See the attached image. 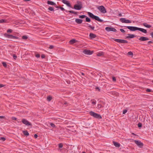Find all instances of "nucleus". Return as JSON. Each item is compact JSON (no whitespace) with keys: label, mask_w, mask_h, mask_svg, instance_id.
Segmentation results:
<instances>
[{"label":"nucleus","mask_w":153,"mask_h":153,"mask_svg":"<svg viewBox=\"0 0 153 153\" xmlns=\"http://www.w3.org/2000/svg\"><path fill=\"white\" fill-rule=\"evenodd\" d=\"M88 14L89 16L93 19H95L100 22H104L103 20L100 19L98 16L94 15L91 13L88 12Z\"/></svg>","instance_id":"f257e3e1"},{"label":"nucleus","mask_w":153,"mask_h":153,"mask_svg":"<svg viewBox=\"0 0 153 153\" xmlns=\"http://www.w3.org/2000/svg\"><path fill=\"white\" fill-rule=\"evenodd\" d=\"M82 7V2L79 1H76V4L74 5L73 8L75 10H80Z\"/></svg>","instance_id":"f03ea898"},{"label":"nucleus","mask_w":153,"mask_h":153,"mask_svg":"<svg viewBox=\"0 0 153 153\" xmlns=\"http://www.w3.org/2000/svg\"><path fill=\"white\" fill-rule=\"evenodd\" d=\"M89 114L95 118L98 119L102 118L101 116L99 114L96 113L93 111H90L89 112Z\"/></svg>","instance_id":"7ed1b4c3"},{"label":"nucleus","mask_w":153,"mask_h":153,"mask_svg":"<svg viewBox=\"0 0 153 153\" xmlns=\"http://www.w3.org/2000/svg\"><path fill=\"white\" fill-rule=\"evenodd\" d=\"M4 36L7 38L9 39H19V38L17 36H13L11 35H10L8 34L7 33H5L4 34Z\"/></svg>","instance_id":"20e7f679"},{"label":"nucleus","mask_w":153,"mask_h":153,"mask_svg":"<svg viewBox=\"0 0 153 153\" xmlns=\"http://www.w3.org/2000/svg\"><path fill=\"white\" fill-rule=\"evenodd\" d=\"M114 41L115 42L123 44H126L127 43H128V42L126 40L121 39H114Z\"/></svg>","instance_id":"39448f33"},{"label":"nucleus","mask_w":153,"mask_h":153,"mask_svg":"<svg viewBox=\"0 0 153 153\" xmlns=\"http://www.w3.org/2000/svg\"><path fill=\"white\" fill-rule=\"evenodd\" d=\"M126 27L131 31H134L138 30V27H136L128 26Z\"/></svg>","instance_id":"423d86ee"},{"label":"nucleus","mask_w":153,"mask_h":153,"mask_svg":"<svg viewBox=\"0 0 153 153\" xmlns=\"http://www.w3.org/2000/svg\"><path fill=\"white\" fill-rule=\"evenodd\" d=\"M120 21L123 23H130L131 21L128 19H126L125 18H121L120 19Z\"/></svg>","instance_id":"0eeeda50"},{"label":"nucleus","mask_w":153,"mask_h":153,"mask_svg":"<svg viewBox=\"0 0 153 153\" xmlns=\"http://www.w3.org/2000/svg\"><path fill=\"white\" fill-rule=\"evenodd\" d=\"M134 142L140 148H142L143 145V144L140 141L135 140Z\"/></svg>","instance_id":"6e6552de"},{"label":"nucleus","mask_w":153,"mask_h":153,"mask_svg":"<svg viewBox=\"0 0 153 153\" xmlns=\"http://www.w3.org/2000/svg\"><path fill=\"white\" fill-rule=\"evenodd\" d=\"M105 30L108 32L113 31L116 32L117 31L116 29L111 27H107L105 28Z\"/></svg>","instance_id":"1a4fd4ad"},{"label":"nucleus","mask_w":153,"mask_h":153,"mask_svg":"<svg viewBox=\"0 0 153 153\" xmlns=\"http://www.w3.org/2000/svg\"><path fill=\"white\" fill-rule=\"evenodd\" d=\"M62 2L63 3L66 4L68 6L73 9V7L71 6V4L69 1L66 0H62Z\"/></svg>","instance_id":"9d476101"},{"label":"nucleus","mask_w":153,"mask_h":153,"mask_svg":"<svg viewBox=\"0 0 153 153\" xmlns=\"http://www.w3.org/2000/svg\"><path fill=\"white\" fill-rule=\"evenodd\" d=\"M22 123L26 126H31V124L27 120L25 119H23L22 120Z\"/></svg>","instance_id":"9b49d317"},{"label":"nucleus","mask_w":153,"mask_h":153,"mask_svg":"<svg viewBox=\"0 0 153 153\" xmlns=\"http://www.w3.org/2000/svg\"><path fill=\"white\" fill-rule=\"evenodd\" d=\"M83 53L85 54L90 55L93 53V52L89 50H84L83 51Z\"/></svg>","instance_id":"f8f14e48"},{"label":"nucleus","mask_w":153,"mask_h":153,"mask_svg":"<svg viewBox=\"0 0 153 153\" xmlns=\"http://www.w3.org/2000/svg\"><path fill=\"white\" fill-rule=\"evenodd\" d=\"M138 39L141 41H144L149 40V39L146 37L142 36L139 38Z\"/></svg>","instance_id":"ddd939ff"},{"label":"nucleus","mask_w":153,"mask_h":153,"mask_svg":"<svg viewBox=\"0 0 153 153\" xmlns=\"http://www.w3.org/2000/svg\"><path fill=\"white\" fill-rule=\"evenodd\" d=\"M138 30L140 31L145 33H147L146 30L143 28L138 27Z\"/></svg>","instance_id":"4468645a"},{"label":"nucleus","mask_w":153,"mask_h":153,"mask_svg":"<svg viewBox=\"0 0 153 153\" xmlns=\"http://www.w3.org/2000/svg\"><path fill=\"white\" fill-rule=\"evenodd\" d=\"M75 22L78 24H81L82 22V20L81 19H76L75 20Z\"/></svg>","instance_id":"2eb2a0df"},{"label":"nucleus","mask_w":153,"mask_h":153,"mask_svg":"<svg viewBox=\"0 0 153 153\" xmlns=\"http://www.w3.org/2000/svg\"><path fill=\"white\" fill-rule=\"evenodd\" d=\"M113 143L114 145L116 147L118 148L120 146V144L119 143L114 141H113Z\"/></svg>","instance_id":"dca6fc26"},{"label":"nucleus","mask_w":153,"mask_h":153,"mask_svg":"<svg viewBox=\"0 0 153 153\" xmlns=\"http://www.w3.org/2000/svg\"><path fill=\"white\" fill-rule=\"evenodd\" d=\"M89 37L91 39H93L95 38L96 37V36L94 33H90L89 34Z\"/></svg>","instance_id":"f3484780"},{"label":"nucleus","mask_w":153,"mask_h":153,"mask_svg":"<svg viewBox=\"0 0 153 153\" xmlns=\"http://www.w3.org/2000/svg\"><path fill=\"white\" fill-rule=\"evenodd\" d=\"M91 105L93 106H94L96 104V101L94 99H92L91 100Z\"/></svg>","instance_id":"a211bd4d"},{"label":"nucleus","mask_w":153,"mask_h":153,"mask_svg":"<svg viewBox=\"0 0 153 153\" xmlns=\"http://www.w3.org/2000/svg\"><path fill=\"white\" fill-rule=\"evenodd\" d=\"M76 42H77V41L76 39H73L69 41V43L71 44H73L76 43Z\"/></svg>","instance_id":"6ab92c4d"},{"label":"nucleus","mask_w":153,"mask_h":153,"mask_svg":"<svg viewBox=\"0 0 153 153\" xmlns=\"http://www.w3.org/2000/svg\"><path fill=\"white\" fill-rule=\"evenodd\" d=\"M97 8L98 10H106L105 8L103 6H97Z\"/></svg>","instance_id":"aec40b11"},{"label":"nucleus","mask_w":153,"mask_h":153,"mask_svg":"<svg viewBox=\"0 0 153 153\" xmlns=\"http://www.w3.org/2000/svg\"><path fill=\"white\" fill-rule=\"evenodd\" d=\"M66 13L70 12V13H74L75 15H77L78 12H75L73 10H70V11H68L67 10H65Z\"/></svg>","instance_id":"412c9836"},{"label":"nucleus","mask_w":153,"mask_h":153,"mask_svg":"<svg viewBox=\"0 0 153 153\" xmlns=\"http://www.w3.org/2000/svg\"><path fill=\"white\" fill-rule=\"evenodd\" d=\"M143 25L144 26L148 28H150L152 27V26L151 25L148 24L146 23H143Z\"/></svg>","instance_id":"4be33fe9"},{"label":"nucleus","mask_w":153,"mask_h":153,"mask_svg":"<svg viewBox=\"0 0 153 153\" xmlns=\"http://www.w3.org/2000/svg\"><path fill=\"white\" fill-rule=\"evenodd\" d=\"M128 36L126 37V38H133L135 36L133 34H128Z\"/></svg>","instance_id":"5701e85b"},{"label":"nucleus","mask_w":153,"mask_h":153,"mask_svg":"<svg viewBox=\"0 0 153 153\" xmlns=\"http://www.w3.org/2000/svg\"><path fill=\"white\" fill-rule=\"evenodd\" d=\"M47 3L48 4H49L51 5H56V4L55 3H54L53 1H48V2H47Z\"/></svg>","instance_id":"b1692460"},{"label":"nucleus","mask_w":153,"mask_h":153,"mask_svg":"<svg viewBox=\"0 0 153 153\" xmlns=\"http://www.w3.org/2000/svg\"><path fill=\"white\" fill-rule=\"evenodd\" d=\"M103 107V106L100 104H98L97 105V108L98 109H100Z\"/></svg>","instance_id":"393cba45"},{"label":"nucleus","mask_w":153,"mask_h":153,"mask_svg":"<svg viewBox=\"0 0 153 153\" xmlns=\"http://www.w3.org/2000/svg\"><path fill=\"white\" fill-rule=\"evenodd\" d=\"M23 134L25 136H27L29 135L28 132L27 131H23Z\"/></svg>","instance_id":"a878e982"},{"label":"nucleus","mask_w":153,"mask_h":153,"mask_svg":"<svg viewBox=\"0 0 153 153\" xmlns=\"http://www.w3.org/2000/svg\"><path fill=\"white\" fill-rule=\"evenodd\" d=\"M52 97L50 96H49L47 97V100L48 101H50L52 99Z\"/></svg>","instance_id":"bb28decb"},{"label":"nucleus","mask_w":153,"mask_h":153,"mask_svg":"<svg viewBox=\"0 0 153 153\" xmlns=\"http://www.w3.org/2000/svg\"><path fill=\"white\" fill-rule=\"evenodd\" d=\"M85 18V21L86 22H89L91 21L90 19L86 16Z\"/></svg>","instance_id":"cd10ccee"},{"label":"nucleus","mask_w":153,"mask_h":153,"mask_svg":"<svg viewBox=\"0 0 153 153\" xmlns=\"http://www.w3.org/2000/svg\"><path fill=\"white\" fill-rule=\"evenodd\" d=\"M103 55V53L102 52H99L98 53L97 55L98 56H101Z\"/></svg>","instance_id":"c85d7f7f"},{"label":"nucleus","mask_w":153,"mask_h":153,"mask_svg":"<svg viewBox=\"0 0 153 153\" xmlns=\"http://www.w3.org/2000/svg\"><path fill=\"white\" fill-rule=\"evenodd\" d=\"M86 17V16L85 15H82L79 16V18H81V19H83V18H85Z\"/></svg>","instance_id":"c756f323"},{"label":"nucleus","mask_w":153,"mask_h":153,"mask_svg":"<svg viewBox=\"0 0 153 153\" xmlns=\"http://www.w3.org/2000/svg\"><path fill=\"white\" fill-rule=\"evenodd\" d=\"M28 38V37L27 36L24 35L22 36V39H26Z\"/></svg>","instance_id":"7c9ffc66"},{"label":"nucleus","mask_w":153,"mask_h":153,"mask_svg":"<svg viewBox=\"0 0 153 153\" xmlns=\"http://www.w3.org/2000/svg\"><path fill=\"white\" fill-rule=\"evenodd\" d=\"M88 27L91 28L92 30H94V26H92L91 25H89L88 26Z\"/></svg>","instance_id":"2f4dec72"},{"label":"nucleus","mask_w":153,"mask_h":153,"mask_svg":"<svg viewBox=\"0 0 153 153\" xmlns=\"http://www.w3.org/2000/svg\"><path fill=\"white\" fill-rule=\"evenodd\" d=\"M128 54L129 55L132 56L133 55V53L131 51L128 52Z\"/></svg>","instance_id":"473e14b6"},{"label":"nucleus","mask_w":153,"mask_h":153,"mask_svg":"<svg viewBox=\"0 0 153 153\" xmlns=\"http://www.w3.org/2000/svg\"><path fill=\"white\" fill-rule=\"evenodd\" d=\"M142 126V124L141 123H139L138 124V127L140 128Z\"/></svg>","instance_id":"72a5a7b5"},{"label":"nucleus","mask_w":153,"mask_h":153,"mask_svg":"<svg viewBox=\"0 0 153 153\" xmlns=\"http://www.w3.org/2000/svg\"><path fill=\"white\" fill-rule=\"evenodd\" d=\"M63 147V144L62 143H60L59 144V148H62Z\"/></svg>","instance_id":"f704fd0d"},{"label":"nucleus","mask_w":153,"mask_h":153,"mask_svg":"<svg viewBox=\"0 0 153 153\" xmlns=\"http://www.w3.org/2000/svg\"><path fill=\"white\" fill-rule=\"evenodd\" d=\"M0 140L2 141H4L6 140V138L4 137H1Z\"/></svg>","instance_id":"c9c22d12"},{"label":"nucleus","mask_w":153,"mask_h":153,"mask_svg":"<svg viewBox=\"0 0 153 153\" xmlns=\"http://www.w3.org/2000/svg\"><path fill=\"white\" fill-rule=\"evenodd\" d=\"M100 12L101 13H106V10H100Z\"/></svg>","instance_id":"e433bc0d"},{"label":"nucleus","mask_w":153,"mask_h":153,"mask_svg":"<svg viewBox=\"0 0 153 153\" xmlns=\"http://www.w3.org/2000/svg\"><path fill=\"white\" fill-rule=\"evenodd\" d=\"M2 64L3 65V66L5 67H6L7 66V64H6V63L5 62H2Z\"/></svg>","instance_id":"4c0bfd02"},{"label":"nucleus","mask_w":153,"mask_h":153,"mask_svg":"<svg viewBox=\"0 0 153 153\" xmlns=\"http://www.w3.org/2000/svg\"><path fill=\"white\" fill-rule=\"evenodd\" d=\"M50 125L51 126L53 127H55V125L53 123H50Z\"/></svg>","instance_id":"58836bf2"},{"label":"nucleus","mask_w":153,"mask_h":153,"mask_svg":"<svg viewBox=\"0 0 153 153\" xmlns=\"http://www.w3.org/2000/svg\"><path fill=\"white\" fill-rule=\"evenodd\" d=\"M7 33H11L12 32V30L11 29H9L7 30Z\"/></svg>","instance_id":"ea45409f"},{"label":"nucleus","mask_w":153,"mask_h":153,"mask_svg":"<svg viewBox=\"0 0 153 153\" xmlns=\"http://www.w3.org/2000/svg\"><path fill=\"white\" fill-rule=\"evenodd\" d=\"M127 112V110L126 109H125L123 111V114H124L125 113H126Z\"/></svg>","instance_id":"a19ab883"},{"label":"nucleus","mask_w":153,"mask_h":153,"mask_svg":"<svg viewBox=\"0 0 153 153\" xmlns=\"http://www.w3.org/2000/svg\"><path fill=\"white\" fill-rule=\"evenodd\" d=\"M4 21H5V20L4 19H1L0 20V23H3L4 22Z\"/></svg>","instance_id":"79ce46f5"},{"label":"nucleus","mask_w":153,"mask_h":153,"mask_svg":"<svg viewBox=\"0 0 153 153\" xmlns=\"http://www.w3.org/2000/svg\"><path fill=\"white\" fill-rule=\"evenodd\" d=\"M36 56L37 58H39L40 57V55L39 54H36Z\"/></svg>","instance_id":"37998d69"},{"label":"nucleus","mask_w":153,"mask_h":153,"mask_svg":"<svg viewBox=\"0 0 153 153\" xmlns=\"http://www.w3.org/2000/svg\"><path fill=\"white\" fill-rule=\"evenodd\" d=\"M112 80H113V81H114V82H115L116 80V78H115V77H113L112 78Z\"/></svg>","instance_id":"c03bdc74"},{"label":"nucleus","mask_w":153,"mask_h":153,"mask_svg":"<svg viewBox=\"0 0 153 153\" xmlns=\"http://www.w3.org/2000/svg\"><path fill=\"white\" fill-rule=\"evenodd\" d=\"M120 30L122 33H124L125 32L124 30L122 29H120Z\"/></svg>","instance_id":"a18cd8bd"},{"label":"nucleus","mask_w":153,"mask_h":153,"mask_svg":"<svg viewBox=\"0 0 153 153\" xmlns=\"http://www.w3.org/2000/svg\"><path fill=\"white\" fill-rule=\"evenodd\" d=\"M53 46L52 45H51L49 47V48L50 49H53Z\"/></svg>","instance_id":"49530a36"},{"label":"nucleus","mask_w":153,"mask_h":153,"mask_svg":"<svg viewBox=\"0 0 153 153\" xmlns=\"http://www.w3.org/2000/svg\"><path fill=\"white\" fill-rule=\"evenodd\" d=\"M41 58L42 59H43L45 58V56L44 54H42L41 56Z\"/></svg>","instance_id":"de8ad7c7"},{"label":"nucleus","mask_w":153,"mask_h":153,"mask_svg":"<svg viewBox=\"0 0 153 153\" xmlns=\"http://www.w3.org/2000/svg\"><path fill=\"white\" fill-rule=\"evenodd\" d=\"M13 58L14 59H16L17 58V56L15 54H14L13 56Z\"/></svg>","instance_id":"09e8293b"},{"label":"nucleus","mask_w":153,"mask_h":153,"mask_svg":"<svg viewBox=\"0 0 153 153\" xmlns=\"http://www.w3.org/2000/svg\"><path fill=\"white\" fill-rule=\"evenodd\" d=\"M146 91L148 92H149L151 91V90L149 89H146Z\"/></svg>","instance_id":"8fccbe9b"},{"label":"nucleus","mask_w":153,"mask_h":153,"mask_svg":"<svg viewBox=\"0 0 153 153\" xmlns=\"http://www.w3.org/2000/svg\"><path fill=\"white\" fill-rule=\"evenodd\" d=\"M48 10H53V7H50L48 8Z\"/></svg>","instance_id":"3c124183"},{"label":"nucleus","mask_w":153,"mask_h":153,"mask_svg":"<svg viewBox=\"0 0 153 153\" xmlns=\"http://www.w3.org/2000/svg\"><path fill=\"white\" fill-rule=\"evenodd\" d=\"M95 89L96 90H98L99 91H100V89L99 87H96Z\"/></svg>","instance_id":"603ef678"},{"label":"nucleus","mask_w":153,"mask_h":153,"mask_svg":"<svg viewBox=\"0 0 153 153\" xmlns=\"http://www.w3.org/2000/svg\"><path fill=\"white\" fill-rule=\"evenodd\" d=\"M56 7L58 8H60V10H65L63 7Z\"/></svg>","instance_id":"864d4df0"},{"label":"nucleus","mask_w":153,"mask_h":153,"mask_svg":"<svg viewBox=\"0 0 153 153\" xmlns=\"http://www.w3.org/2000/svg\"><path fill=\"white\" fill-rule=\"evenodd\" d=\"M150 35L153 38V31L150 33Z\"/></svg>","instance_id":"5fc2aeb1"},{"label":"nucleus","mask_w":153,"mask_h":153,"mask_svg":"<svg viewBox=\"0 0 153 153\" xmlns=\"http://www.w3.org/2000/svg\"><path fill=\"white\" fill-rule=\"evenodd\" d=\"M37 137H38V135L37 134H34V138H37Z\"/></svg>","instance_id":"6e6d98bb"},{"label":"nucleus","mask_w":153,"mask_h":153,"mask_svg":"<svg viewBox=\"0 0 153 153\" xmlns=\"http://www.w3.org/2000/svg\"><path fill=\"white\" fill-rule=\"evenodd\" d=\"M4 85L2 84H0V88H2L4 87Z\"/></svg>","instance_id":"4d7b16f0"},{"label":"nucleus","mask_w":153,"mask_h":153,"mask_svg":"<svg viewBox=\"0 0 153 153\" xmlns=\"http://www.w3.org/2000/svg\"><path fill=\"white\" fill-rule=\"evenodd\" d=\"M5 118V117L4 116H0V119H3V118Z\"/></svg>","instance_id":"13d9d810"},{"label":"nucleus","mask_w":153,"mask_h":153,"mask_svg":"<svg viewBox=\"0 0 153 153\" xmlns=\"http://www.w3.org/2000/svg\"><path fill=\"white\" fill-rule=\"evenodd\" d=\"M12 120H16L17 119L16 118H15V117H12Z\"/></svg>","instance_id":"bf43d9fd"},{"label":"nucleus","mask_w":153,"mask_h":153,"mask_svg":"<svg viewBox=\"0 0 153 153\" xmlns=\"http://www.w3.org/2000/svg\"><path fill=\"white\" fill-rule=\"evenodd\" d=\"M152 43V41H149L148 42V44Z\"/></svg>","instance_id":"052dcab7"},{"label":"nucleus","mask_w":153,"mask_h":153,"mask_svg":"<svg viewBox=\"0 0 153 153\" xmlns=\"http://www.w3.org/2000/svg\"><path fill=\"white\" fill-rule=\"evenodd\" d=\"M118 16H120V17L122 16V14L121 13L119 14Z\"/></svg>","instance_id":"680f3d73"},{"label":"nucleus","mask_w":153,"mask_h":153,"mask_svg":"<svg viewBox=\"0 0 153 153\" xmlns=\"http://www.w3.org/2000/svg\"><path fill=\"white\" fill-rule=\"evenodd\" d=\"M25 1H30L31 0H24Z\"/></svg>","instance_id":"e2e57ef3"},{"label":"nucleus","mask_w":153,"mask_h":153,"mask_svg":"<svg viewBox=\"0 0 153 153\" xmlns=\"http://www.w3.org/2000/svg\"><path fill=\"white\" fill-rule=\"evenodd\" d=\"M81 74H82V75H84V73H81Z\"/></svg>","instance_id":"0e129e2a"},{"label":"nucleus","mask_w":153,"mask_h":153,"mask_svg":"<svg viewBox=\"0 0 153 153\" xmlns=\"http://www.w3.org/2000/svg\"><path fill=\"white\" fill-rule=\"evenodd\" d=\"M66 103H66V102H65V103H64V104H65V105H66Z\"/></svg>","instance_id":"69168bd1"},{"label":"nucleus","mask_w":153,"mask_h":153,"mask_svg":"<svg viewBox=\"0 0 153 153\" xmlns=\"http://www.w3.org/2000/svg\"><path fill=\"white\" fill-rule=\"evenodd\" d=\"M132 134H133V135H135V134H134L133 133Z\"/></svg>","instance_id":"338daca9"},{"label":"nucleus","mask_w":153,"mask_h":153,"mask_svg":"<svg viewBox=\"0 0 153 153\" xmlns=\"http://www.w3.org/2000/svg\"><path fill=\"white\" fill-rule=\"evenodd\" d=\"M82 153H85V152H82Z\"/></svg>","instance_id":"774afa93"}]
</instances>
